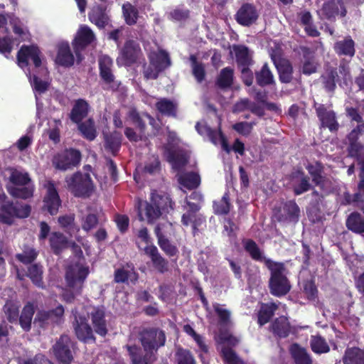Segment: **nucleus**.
Returning a JSON list of instances; mask_svg holds the SVG:
<instances>
[{"label": "nucleus", "instance_id": "f257e3e1", "mask_svg": "<svg viewBox=\"0 0 364 364\" xmlns=\"http://www.w3.org/2000/svg\"><path fill=\"white\" fill-rule=\"evenodd\" d=\"M141 347L133 344L126 345L131 364H153L158 359V350L166 342L164 330L158 327H145L139 332Z\"/></svg>", "mask_w": 364, "mask_h": 364}, {"label": "nucleus", "instance_id": "f03ea898", "mask_svg": "<svg viewBox=\"0 0 364 364\" xmlns=\"http://www.w3.org/2000/svg\"><path fill=\"white\" fill-rule=\"evenodd\" d=\"M90 273L89 267L79 262L69 265L65 270V279L72 292L65 295L67 302L74 301L75 296L81 295L85 282Z\"/></svg>", "mask_w": 364, "mask_h": 364}, {"label": "nucleus", "instance_id": "7ed1b4c3", "mask_svg": "<svg viewBox=\"0 0 364 364\" xmlns=\"http://www.w3.org/2000/svg\"><path fill=\"white\" fill-rule=\"evenodd\" d=\"M267 268L270 271L269 289L272 295L282 297L287 295L291 290V284L287 276L284 274L285 265L283 262L267 261Z\"/></svg>", "mask_w": 364, "mask_h": 364}, {"label": "nucleus", "instance_id": "20e7f679", "mask_svg": "<svg viewBox=\"0 0 364 364\" xmlns=\"http://www.w3.org/2000/svg\"><path fill=\"white\" fill-rule=\"evenodd\" d=\"M144 214L148 224H154L162 215L163 211L168 213L174 209L175 203L167 194H159L152 190L150 201H145Z\"/></svg>", "mask_w": 364, "mask_h": 364}, {"label": "nucleus", "instance_id": "39448f33", "mask_svg": "<svg viewBox=\"0 0 364 364\" xmlns=\"http://www.w3.org/2000/svg\"><path fill=\"white\" fill-rule=\"evenodd\" d=\"M348 156L360 165V181L364 182V124L357 125L346 136Z\"/></svg>", "mask_w": 364, "mask_h": 364}, {"label": "nucleus", "instance_id": "423d86ee", "mask_svg": "<svg viewBox=\"0 0 364 364\" xmlns=\"http://www.w3.org/2000/svg\"><path fill=\"white\" fill-rule=\"evenodd\" d=\"M64 313L65 309L62 304H58L53 309L38 310L34 317L33 323L42 329L60 325L64 321Z\"/></svg>", "mask_w": 364, "mask_h": 364}, {"label": "nucleus", "instance_id": "0eeeda50", "mask_svg": "<svg viewBox=\"0 0 364 364\" xmlns=\"http://www.w3.org/2000/svg\"><path fill=\"white\" fill-rule=\"evenodd\" d=\"M72 314L74 316L72 326L78 341L84 343H95V331L89 324L87 318L80 314L76 309L72 310Z\"/></svg>", "mask_w": 364, "mask_h": 364}, {"label": "nucleus", "instance_id": "6e6552de", "mask_svg": "<svg viewBox=\"0 0 364 364\" xmlns=\"http://www.w3.org/2000/svg\"><path fill=\"white\" fill-rule=\"evenodd\" d=\"M75 343L67 334H62L52 346L55 359L62 364H71L74 360L73 349Z\"/></svg>", "mask_w": 364, "mask_h": 364}, {"label": "nucleus", "instance_id": "1a4fd4ad", "mask_svg": "<svg viewBox=\"0 0 364 364\" xmlns=\"http://www.w3.org/2000/svg\"><path fill=\"white\" fill-rule=\"evenodd\" d=\"M81 157L79 150L73 148L65 149L53 156L52 164L56 169L66 171L79 165Z\"/></svg>", "mask_w": 364, "mask_h": 364}, {"label": "nucleus", "instance_id": "9d476101", "mask_svg": "<svg viewBox=\"0 0 364 364\" xmlns=\"http://www.w3.org/2000/svg\"><path fill=\"white\" fill-rule=\"evenodd\" d=\"M99 71L100 77L102 82L107 85L104 90L116 92L119 90L121 82L115 80V76L112 71L113 60L107 55H104L99 58Z\"/></svg>", "mask_w": 364, "mask_h": 364}, {"label": "nucleus", "instance_id": "9b49d317", "mask_svg": "<svg viewBox=\"0 0 364 364\" xmlns=\"http://www.w3.org/2000/svg\"><path fill=\"white\" fill-rule=\"evenodd\" d=\"M142 55L143 53L139 44L134 40H127L120 50L117 61L118 63H121L123 65L129 67L136 63Z\"/></svg>", "mask_w": 364, "mask_h": 364}, {"label": "nucleus", "instance_id": "f8f14e48", "mask_svg": "<svg viewBox=\"0 0 364 364\" xmlns=\"http://www.w3.org/2000/svg\"><path fill=\"white\" fill-rule=\"evenodd\" d=\"M314 108L321 123V128L328 129L331 132H336L339 129L336 112L321 103L314 102Z\"/></svg>", "mask_w": 364, "mask_h": 364}, {"label": "nucleus", "instance_id": "ddd939ff", "mask_svg": "<svg viewBox=\"0 0 364 364\" xmlns=\"http://www.w3.org/2000/svg\"><path fill=\"white\" fill-rule=\"evenodd\" d=\"M41 54V52L37 46L23 45L17 53L18 63L22 68L27 67L29 64L28 60H31L35 68H38L42 64Z\"/></svg>", "mask_w": 364, "mask_h": 364}, {"label": "nucleus", "instance_id": "4468645a", "mask_svg": "<svg viewBox=\"0 0 364 364\" xmlns=\"http://www.w3.org/2000/svg\"><path fill=\"white\" fill-rule=\"evenodd\" d=\"M346 14L347 9L343 0H327L320 9L321 18L329 21H335L338 15L345 17Z\"/></svg>", "mask_w": 364, "mask_h": 364}, {"label": "nucleus", "instance_id": "2eb2a0df", "mask_svg": "<svg viewBox=\"0 0 364 364\" xmlns=\"http://www.w3.org/2000/svg\"><path fill=\"white\" fill-rule=\"evenodd\" d=\"M95 39L93 31L87 26H82L77 32L73 42L74 52L79 60H81L80 52L91 44Z\"/></svg>", "mask_w": 364, "mask_h": 364}, {"label": "nucleus", "instance_id": "dca6fc26", "mask_svg": "<svg viewBox=\"0 0 364 364\" xmlns=\"http://www.w3.org/2000/svg\"><path fill=\"white\" fill-rule=\"evenodd\" d=\"M258 18L259 14L257 8L250 3L242 4L235 15L237 23L247 27L255 23Z\"/></svg>", "mask_w": 364, "mask_h": 364}, {"label": "nucleus", "instance_id": "f3484780", "mask_svg": "<svg viewBox=\"0 0 364 364\" xmlns=\"http://www.w3.org/2000/svg\"><path fill=\"white\" fill-rule=\"evenodd\" d=\"M300 216V208L295 200L286 201L282 206V210L275 213L277 221L297 223Z\"/></svg>", "mask_w": 364, "mask_h": 364}, {"label": "nucleus", "instance_id": "a211bd4d", "mask_svg": "<svg viewBox=\"0 0 364 364\" xmlns=\"http://www.w3.org/2000/svg\"><path fill=\"white\" fill-rule=\"evenodd\" d=\"M55 183H47L45 187L47 193L43 199V209L47 210L50 215H56L61 205V200L55 187Z\"/></svg>", "mask_w": 364, "mask_h": 364}, {"label": "nucleus", "instance_id": "6ab92c4d", "mask_svg": "<svg viewBox=\"0 0 364 364\" xmlns=\"http://www.w3.org/2000/svg\"><path fill=\"white\" fill-rule=\"evenodd\" d=\"M144 251L145 255L150 258L153 267L157 272L164 274L168 271V261L160 254L156 246L154 245H146Z\"/></svg>", "mask_w": 364, "mask_h": 364}, {"label": "nucleus", "instance_id": "aec40b11", "mask_svg": "<svg viewBox=\"0 0 364 364\" xmlns=\"http://www.w3.org/2000/svg\"><path fill=\"white\" fill-rule=\"evenodd\" d=\"M90 316L94 331L97 335L105 337L108 333V328L104 309L100 307L94 308L90 312Z\"/></svg>", "mask_w": 364, "mask_h": 364}, {"label": "nucleus", "instance_id": "412c9836", "mask_svg": "<svg viewBox=\"0 0 364 364\" xmlns=\"http://www.w3.org/2000/svg\"><path fill=\"white\" fill-rule=\"evenodd\" d=\"M274 64L277 68L279 80L281 83L289 84L293 80L294 68L291 63L284 58L277 60L274 58H272Z\"/></svg>", "mask_w": 364, "mask_h": 364}, {"label": "nucleus", "instance_id": "4be33fe9", "mask_svg": "<svg viewBox=\"0 0 364 364\" xmlns=\"http://www.w3.org/2000/svg\"><path fill=\"white\" fill-rule=\"evenodd\" d=\"M165 155L167 161L171 164L173 168L176 171L181 170L188 163L189 157L182 150H173L171 148H166Z\"/></svg>", "mask_w": 364, "mask_h": 364}, {"label": "nucleus", "instance_id": "5701e85b", "mask_svg": "<svg viewBox=\"0 0 364 364\" xmlns=\"http://www.w3.org/2000/svg\"><path fill=\"white\" fill-rule=\"evenodd\" d=\"M6 190L14 198L26 200L33 196L34 187L32 183H8Z\"/></svg>", "mask_w": 364, "mask_h": 364}, {"label": "nucleus", "instance_id": "b1692460", "mask_svg": "<svg viewBox=\"0 0 364 364\" xmlns=\"http://www.w3.org/2000/svg\"><path fill=\"white\" fill-rule=\"evenodd\" d=\"M333 50L338 56L349 57L351 59L355 54V43L350 36H347L334 43Z\"/></svg>", "mask_w": 364, "mask_h": 364}, {"label": "nucleus", "instance_id": "393cba45", "mask_svg": "<svg viewBox=\"0 0 364 364\" xmlns=\"http://www.w3.org/2000/svg\"><path fill=\"white\" fill-rule=\"evenodd\" d=\"M269 329L275 336L279 338H285L291 333V324L287 317L282 316L276 318L272 322Z\"/></svg>", "mask_w": 364, "mask_h": 364}, {"label": "nucleus", "instance_id": "a878e982", "mask_svg": "<svg viewBox=\"0 0 364 364\" xmlns=\"http://www.w3.org/2000/svg\"><path fill=\"white\" fill-rule=\"evenodd\" d=\"M104 146L107 151L117 156L122 146V134L118 131L104 134Z\"/></svg>", "mask_w": 364, "mask_h": 364}, {"label": "nucleus", "instance_id": "bb28decb", "mask_svg": "<svg viewBox=\"0 0 364 364\" xmlns=\"http://www.w3.org/2000/svg\"><path fill=\"white\" fill-rule=\"evenodd\" d=\"M55 62L63 67L68 68L73 65L75 58L68 43L63 42L58 45Z\"/></svg>", "mask_w": 364, "mask_h": 364}, {"label": "nucleus", "instance_id": "cd10ccee", "mask_svg": "<svg viewBox=\"0 0 364 364\" xmlns=\"http://www.w3.org/2000/svg\"><path fill=\"white\" fill-rule=\"evenodd\" d=\"M289 353L295 364H313V360L307 350L294 343L289 347Z\"/></svg>", "mask_w": 364, "mask_h": 364}, {"label": "nucleus", "instance_id": "c85d7f7f", "mask_svg": "<svg viewBox=\"0 0 364 364\" xmlns=\"http://www.w3.org/2000/svg\"><path fill=\"white\" fill-rule=\"evenodd\" d=\"M320 78L325 90L328 92H334L336 82L339 80L337 68L328 67Z\"/></svg>", "mask_w": 364, "mask_h": 364}, {"label": "nucleus", "instance_id": "c756f323", "mask_svg": "<svg viewBox=\"0 0 364 364\" xmlns=\"http://www.w3.org/2000/svg\"><path fill=\"white\" fill-rule=\"evenodd\" d=\"M88 18L99 28H104L109 23V17L106 14V7L102 5L93 6L88 14Z\"/></svg>", "mask_w": 364, "mask_h": 364}, {"label": "nucleus", "instance_id": "7c9ffc66", "mask_svg": "<svg viewBox=\"0 0 364 364\" xmlns=\"http://www.w3.org/2000/svg\"><path fill=\"white\" fill-rule=\"evenodd\" d=\"M300 25L304 27L306 33L311 37H318L320 32L314 24L313 16L309 11L304 10L298 13Z\"/></svg>", "mask_w": 364, "mask_h": 364}, {"label": "nucleus", "instance_id": "2f4dec72", "mask_svg": "<svg viewBox=\"0 0 364 364\" xmlns=\"http://www.w3.org/2000/svg\"><path fill=\"white\" fill-rule=\"evenodd\" d=\"M233 50L235 60L239 68H248L252 65L253 60L249 48L244 45H235Z\"/></svg>", "mask_w": 364, "mask_h": 364}, {"label": "nucleus", "instance_id": "473e14b6", "mask_svg": "<svg viewBox=\"0 0 364 364\" xmlns=\"http://www.w3.org/2000/svg\"><path fill=\"white\" fill-rule=\"evenodd\" d=\"M243 247L250 257L255 261L264 262L267 267V261L272 260L267 258L263 255L262 251L259 247L258 245L252 239H246L242 241Z\"/></svg>", "mask_w": 364, "mask_h": 364}, {"label": "nucleus", "instance_id": "72a5a7b5", "mask_svg": "<svg viewBox=\"0 0 364 364\" xmlns=\"http://www.w3.org/2000/svg\"><path fill=\"white\" fill-rule=\"evenodd\" d=\"M149 62L151 65L161 72L171 65L168 53L164 50L151 53L149 56Z\"/></svg>", "mask_w": 364, "mask_h": 364}, {"label": "nucleus", "instance_id": "f704fd0d", "mask_svg": "<svg viewBox=\"0 0 364 364\" xmlns=\"http://www.w3.org/2000/svg\"><path fill=\"white\" fill-rule=\"evenodd\" d=\"M88 103L82 99L76 100L70 114V118L74 123L79 124L88 114Z\"/></svg>", "mask_w": 364, "mask_h": 364}, {"label": "nucleus", "instance_id": "c9c22d12", "mask_svg": "<svg viewBox=\"0 0 364 364\" xmlns=\"http://www.w3.org/2000/svg\"><path fill=\"white\" fill-rule=\"evenodd\" d=\"M257 84L263 87L275 84L274 77L267 63L262 66L261 69L255 73Z\"/></svg>", "mask_w": 364, "mask_h": 364}, {"label": "nucleus", "instance_id": "e433bc0d", "mask_svg": "<svg viewBox=\"0 0 364 364\" xmlns=\"http://www.w3.org/2000/svg\"><path fill=\"white\" fill-rule=\"evenodd\" d=\"M343 364H364V349L347 348L342 358Z\"/></svg>", "mask_w": 364, "mask_h": 364}, {"label": "nucleus", "instance_id": "4c0bfd02", "mask_svg": "<svg viewBox=\"0 0 364 364\" xmlns=\"http://www.w3.org/2000/svg\"><path fill=\"white\" fill-rule=\"evenodd\" d=\"M278 305L274 302L262 304L257 314V323L262 326L267 323L274 316Z\"/></svg>", "mask_w": 364, "mask_h": 364}, {"label": "nucleus", "instance_id": "58836bf2", "mask_svg": "<svg viewBox=\"0 0 364 364\" xmlns=\"http://www.w3.org/2000/svg\"><path fill=\"white\" fill-rule=\"evenodd\" d=\"M34 313L33 305L31 303H28L23 306L21 314L18 315V321L21 328L25 332H28L31 329L32 319Z\"/></svg>", "mask_w": 364, "mask_h": 364}, {"label": "nucleus", "instance_id": "ea45409f", "mask_svg": "<svg viewBox=\"0 0 364 364\" xmlns=\"http://www.w3.org/2000/svg\"><path fill=\"white\" fill-rule=\"evenodd\" d=\"M347 228L356 234L364 233V217L358 212L351 213L346 221Z\"/></svg>", "mask_w": 364, "mask_h": 364}, {"label": "nucleus", "instance_id": "a19ab883", "mask_svg": "<svg viewBox=\"0 0 364 364\" xmlns=\"http://www.w3.org/2000/svg\"><path fill=\"white\" fill-rule=\"evenodd\" d=\"M233 82L234 70L230 67H225L220 71L215 85L221 90H227L232 87Z\"/></svg>", "mask_w": 364, "mask_h": 364}, {"label": "nucleus", "instance_id": "79ce46f5", "mask_svg": "<svg viewBox=\"0 0 364 364\" xmlns=\"http://www.w3.org/2000/svg\"><path fill=\"white\" fill-rule=\"evenodd\" d=\"M156 109L162 115L168 117H177V105L167 98H161L155 104Z\"/></svg>", "mask_w": 364, "mask_h": 364}, {"label": "nucleus", "instance_id": "37998d69", "mask_svg": "<svg viewBox=\"0 0 364 364\" xmlns=\"http://www.w3.org/2000/svg\"><path fill=\"white\" fill-rule=\"evenodd\" d=\"M43 266L38 263H34L28 267L26 275L31 279L35 286L43 288L44 283L43 281Z\"/></svg>", "mask_w": 364, "mask_h": 364}, {"label": "nucleus", "instance_id": "c03bdc74", "mask_svg": "<svg viewBox=\"0 0 364 364\" xmlns=\"http://www.w3.org/2000/svg\"><path fill=\"white\" fill-rule=\"evenodd\" d=\"M189 61L191 63L192 75L198 83L203 82L206 77V71L205 65L203 62L198 61L196 55H191L189 56Z\"/></svg>", "mask_w": 364, "mask_h": 364}, {"label": "nucleus", "instance_id": "a18cd8bd", "mask_svg": "<svg viewBox=\"0 0 364 364\" xmlns=\"http://www.w3.org/2000/svg\"><path fill=\"white\" fill-rule=\"evenodd\" d=\"M174 360L176 364H197L193 353L180 346L176 348Z\"/></svg>", "mask_w": 364, "mask_h": 364}, {"label": "nucleus", "instance_id": "49530a36", "mask_svg": "<svg viewBox=\"0 0 364 364\" xmlns=\"http://www.w3.org/2000/svg\"><path fill=\"white\" fill-rule=\"evenodd\" d=\"M38 251L29 245H24L21 253H17L16 259L23 264H31L36 259Z\"/></svg>", "mask_w": 364, "mask_h": 364}, {"label": "nucleus", "instance_id": "de8ad7c7", "mask_svg": "<svg viewBox=\"0 0 364 364\" xmlns=\"http://www.w3.org/2000/svg\"><path fill=\"white\" fill-rule=\"evenodd\" d=\"M78 124V129L82 136L88 141H93L97 136V131L95 125V121L89 118L85 122H81Z\"/></svg>", "mask_w": 364, "mask_h": 364}, {"label": "nucleus", "instance_id": "09e8293b", "mask_svg": "<svg viewBox=\"0 0 364 364\" xmlns=\"http://www.w3.org/2000/svg\"><path fill=\"white\" fill-rule=\"evenodd\" d=\"M49 242L54 254L59 255L68 244L66 237L60 232H53L49 238Z\"/></svg>", "mask_w": 364, "mask_h": 364}, {"label": "nucleus", "instance_id": "8fccbe9b", "mask_svg": "<svg viewBox=\"0 0 364 364\" xmlns=\"http://www.w3.org/2000/svg\"><path fill=\"white\" fill-rule=\"evenodd\" d=\"M68 189L75 197L88 198L94 191V183H68Z\"/></svg>", "mask_w": 364, "mask_h": 364}, {"label": "nucleus", "instance_id": "3c124183", "mask_svg": "<svg viewBox=\"0 0 364 364\" xmlns=\"http://www.w3.org/2000/svg\"><path fill=\"white\" fill-rule=\"evenodd\" d=\"M15 203L12 201H6L0 207V220L7 225H12L14 218Z\"/></svg>", "mask_w": 364, "mask_h": 364}, {"label": "nucleus", "instance_id": "603ef678", "mask_svg": "<svg viewBox=\"0 0 364 364\" xmlns=\"http://www.w3.org/2000/svg\"><path fill=\"white\" fill-rule=\"evenodd\" d=\"M310 347L311 350L316 354L327 353L330 351V347L326 339L320 335L311 336Z\"/></svg>", "mask_w": 364, "mask_h": 364}, {"label": "nucleus", "instance_id": "864d4df0", "mask_svg": "<svg viewBox=\"0 0 364 364\" xmlns=\"http://www.w3.org/2000/svg\"><path fill=\"white\" fill-rule=\"evenodd\" d=\"M230 206L229 193L225 192L221 199L213 202V212L218 215H227L230 210Z\"/></svg>", "mask_w": 364, "mask_h": 364}, {"label": "nucleus", "instance_id": "5fc2aeb1", "mask_svg": "<svg viewBox=\"0 0 364 364\" xmlns=\"http://www.w3.org/2000/svg\"><path fill=\"white\" fill-rule=\"evenodd\" d=\"M220 355L225 364H246L245 361L232 348L223 347Z\"/></svg>", "mask_w": 364, "mask_h": 364}, {"label": "nucleus", "instance_id": "6e6d98bb", "mask_svg": "<svg viewBox=\"0 0 364 364\" xmlns=\"http://www.w3.org/2000/svg\"><path fill=\"white\" fill-rule=\"evenodd\" d=\"M200 183H179V188L186 193V190L192 191L190 195H187L188 200H194L195 203H201L203 201V196L202 193L197 191Z\"/></svg>", "mask_w": 364, "mask_h": 364}, {"label": "nucleus", "instance_id": "4d7b16f0", "mask_svg": "<svg viewBox=\"0 0 364 364\" xmlns=\"http://www.w3.org/2000/svg\"><path fill=\"white\" fill-rule=\"evenodd\" d=\"M306 168L312 178V182H323L324 166L322 163L319 161L309 163Z\"/></svg>", "mask_w": 364, "mask_h": 364}, {"label": "nucleus", "instance_id": "13d9d810", "mask_svg": "<svg viewBox=\"0 0 364 364\" xmlns=\"http://www.w3.org/2000/svg\"><path fill=\"white\" fill-rule=\"evenodd\" d=\"M3 310L9 323H14L18 322L19 306L16 304L11 301H8L4 304Z\"/></svg>", "mask_w": 364, "mask_h": 364}, {"label": "nucleus", "instance_id": "bf43d9fd", "mask_svg": "<svg viewBox=\"0 0 364 364\" xmlns=\"http://www.w3.org/2000/svg\"><path fill=\"white\" fill-rule=\"evenodd\" d=\"M122 10L126 23L129 26L136 24L139 17V11L137 9L131 4H127L123 5Z\"/></svg>", "mask_w": 364, "mask_h": 364}, {"label": "nucleus", "instance_id": "052dcab7", "mask_svg": "<svg viewBox=\"0 0 364 364\" xmlns=\"http://www.w3.org/2000/svg\"><path fill=\"white\" fill-rule=\"evenodd\" d=\"M306 213L309 220L313 223L321 222L323 218V213L318 203H311L307 208Z\"/></svg>", "mask_w": 364, "mask_h": 364}, {"label": "nucleus", "instance_id": "680f3d73", "mask_svg": "<svg viewBox=\"0 0 364 364\" xmlns=\"http://www.w3.org/2000/svg\"><path fill=\"white\" fill-rule=\"evenodd\" d=\"M191 11L188 9L176 7L168 14V18L176 22H185L189 19Z\"/></svg>", "mask_w": 364, "mask_h": 364}, {"label": "nucleus", "instance_id": "e2e57ef3", "mask_svg": "<svg viewBox=\"0 0 364 364\" xmlns=\"http://www.w3.org/2000/svg\"><path fill=\"white\" fill-rule=\"evenodd\" d=\"M82 229L86 232L95 228L99 223V218L95 213H88L81 220Z\"/></svg>", "mask_w": 364, "mask_h": 364}, {"label": "nucleus", "instance_id": "0e129e2a", "mask_svg": "<svg viewBox=\"0 0 364 364\" xmlns=\"http://www.w3.org/2000/svg\"><path fill=\"white\" fill-rule=\"evenodd\" d=\"M158 245L168 257H176V258L178 257L179 252L177 247L172 244L167 237L163 240H160V242L158 243Z\"/></svg>", "mask_w": 364, "mask_h": 364}, {"label": "nucleus", "instance_id": "69168bd1", "mask_svg": "<svg viewBox=\"0 0 364 364\" xmlns=\"http://www.w3.org/2000/svg\"><path fill=\"white\" fill-rule=\"evenodd\" d=\"M9 182H31V178L27 172H23L16 168H9Z\"/></svg>", "mask_w": 364, "mask_h": 364}, {"label": "nucleus", "instance_id": "338daca9", "mask_svg": "<svg viewBox=\"0 0 364 364\" xmlns=\"http://www.w3.org/2000/svg\"><path fill=\"white\" fill-rule=\"evenodd\" d=\"M318 65L313 58H308L304 61L301 73L305 75H311L317 72Z\"/></svg>", "mask_w": 364, "mask_h": 364}, {"label": "nucleus", "instance_id": "774afa93", "mask_svg": "<svg viewBox=\"0 0 364 364\" xmlns=\"http://www.w3.org/2000/svg\"><path fill=\"white\" fill-rule=\"evenodd\" d=\"M232 129L238 134L247 136L253 129V123L247 122H237L232 125Z\"/></svg>", "mask_w": 364, "mask_h": 364}]
</instances>
